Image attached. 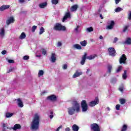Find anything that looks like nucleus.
Returning a JSON list of instances; mask_svg holds the SVG:
<instances>
[{"label": "nucleus", "mask_w": 131, "mask_h": 131, "mask_svg": "<svg viewBox=\"0 0 131 131\" xmlns=\"http://www.w3.org/2000/svg\"><path fill=\"white\" fill-rule=\"evenodd\" d=\"M39 120L38 115L37 114H35L30 127L31 130H37V129L39 127Z\"/></svg>", "instance_id": "nucleus-1"}, {"label": "nucleus", "mask_w": 131, "mask_h": 131, "mask_svg": "<svg viewBox=\"0 0 131 131\" xmlns=\"http://www.w3.org/2000/svg\"><path fill=\"white\" fill-rule=\"evenodd\" d=\"M73 105L74 107H70L68 108L69 115H73V114L75 113V111L77 112V113H78L80 110L79 104H78V102L77 101H73Z\"/></svg>", "instance_id": "nucleus-2"}, {"label": "nucleus", "mask_w": 131, "mask_h": 131, "mask_svg": "<svg viewBox=\"0 0 131 131\" xmlns=\"http://www.w3.org/2000/svg\"><path fill=\"white\" fill-rule=\"evenodd\" d=\"M88 56V53H86V52H85L84 53V55L82 56V59L80 62L81 65H84V63H85V60L86 59H88L89 60H93V59H95V58L97 57V55L96 54L90 55L89 56Z\"/></svg>", "instance_id": "nucleus-3"}, {"label": "nucleus", "mask_w": 131, "mask_h": 131, "mask_svg": "<svg viewBox=\"0 0 131 131\" xmlns=\"http://www.w3.org/2000/svg\"><path fill=\"white\" fill-rule=\"evenodd\" d=\"M54 29L56 31H65L66 30V27L62 26L61 24L56 23L54 26Z\"/></svg>", "instance_id": "nucleus-4"}, {"label": "nucleus", "mask_w": 131, "mask_h": 131, "mask_svg": "<svg viewBox=\"0 0 131 131\" xmlns=\"http://www.w3.org/2000/svg\"><path fill=\"white\" fill-rule=\"evenodd\" d=\"M90 128L92 131H101V129H100V125L96 123L91 124L90 125Z\"/></svg>", "instance_id": "nucleus-5"}, {"label": "nucleus", "mask_w": 131, "mask_h": 131, "mask_svg": "<svg viewBox=\"0 0 131 131\" xmlns=\"http://www.w3.org/2000/svg\"><path fill=\"white\" fill-rule=\"evenodd\" d=\"M81 107L82 108V112H86V111H88V103H86V101H85V100H83L81 101Z\"/></svg>", "instance_id": "nucleus-6"}, {"label": "nucleus", "mask_w": 131, "mask_h": 131, "mask_svg": "<svg viewBox=\"0 0 131 131\" xmlns=\"http://www.w3.org/2000/svg\"><path fill=\"white\" fill-rule=\"evenodd\" d=\"M107 51L110 56H111V57H115L116 56V51L114 48L110 47L107 49Z\"/></svg>", "instance_id": "nucleus-7"}, {"label": "nucleus", "mask_w": 131, "mask_h": 131, "mask_svg": "<svg viewBox=\"0 0 131 131\" xmlns=\"http://www.w3.org/2000/svg\"><path fill=\"white\" fill-rule=\"evenodd\" d=\"M99 102L100 100H99V98L96 97L94 101L90 102L89 106H90V107H94V106H96V105H98Z\"/></svg>", "instance_id": "nucleus-8"}, {"label": "nucleus", "mask_w": 131, "mask_h": 131, "mask_svg": "<svg viewBox=\"0 0 131 131\" xmlns=\"http://www.w3.org/2000/svg\"><path fill=\"white\" fill-rule=\"evenodd\" d=\"M126 59V56L125 55V54L122 55L119 59L120 64H125Z\"/></svg>", "instance_id": "nucleus-9"}, {"label": "nucleus", "mask_w": 131, "mask_h": 131, "mask_svg": "<svg viewBox=\"0 0 131 131\" xmlns=\"http://www.w3.org/2000/svg\"><path fill=\"white\" fill-rule=\"evenodd\" d=\"M108 25L106 26V29H113L114 26L115 25V22H114V20H111L110 23H108Z\"/></svg>", "instance_id": "nucleus-10"}, {"label": "nucleus", "mask_w": 131, "mask_h": 131, "mask_svg": "<svg viewBox=\"0 0 131 131\" xmlns=\"http://www.w3.org/2000/svg\"><path fill=\"white\" fill-rule=\"evenodd\" d=\"M47 100L52 101V102H55L57 101V96H56L55 95L49 96L47 97Z\"/></svg>", "instance_id": "nucleus-11"}, {"label": "nucleus", "mask_w": 131, "mask_h": 131, "mask_svg": "<svg viewBox=\"0 0 131 131\" xmlns=\"http://www.w3.org/2000/svg\"><path fill=\"white\" fill-rule=\"evenodd\" d=\"M14 22H15V19H14L13 16H11L6 20V24L7 25H9L12 23H14Z\"/></svg>", "instance_id": "nucleus-12"}, {"label": "nucleus", "mask_w": 131, "mask_h": 131, "mask_svg": "<svg viewBox=\"0 0 131 131\" xmlns=\"http://www.w3.org/2000/svg\"><path fill=\"white\" fill-rule=\"evenodd\" d=\"M70 17H71L70 12H67L62 19V22H65V20H67V19H68V18H70Z\"/></svg>", "instance_id": "nucleus-13"}, {"label": "nucleus", "mask_w": 131, "mask_h": 131, "mask_svg": "<svg viewBox=\"0 0 131 131\" xmlns=\"http://www.w3.org/2000/svg\"><path fill=\"white\" fill-rule=\"evenodd\" d=\"M10 8V5H3L0 7V11H4L5 10H7Z\"/></svg>", "instance_id": "nucleus-14"}, {"label": "nucleus", "mask_w": 131, "mask_h": 131, "mask_svg": "<svg viewBox=\"0 0 131 131\" xmlns=\"http://www.w3.org/2000/svg\"><path fill=\"white\" fill-rule=\"evenodd\" d=\"M51 59V62H52V63H55V62H56V54L52 53Z\"/></svg>", "instance_id": "nucleus-15"}, {"label": "nucleus", "mask_w": 131, "mask_h": 131, "mask_svg": "<svg viewBox=\"0 0 131 131\" xmlns=\"http://www.w3.org/2000/svg\"><path fill=\"white\" fill-rule=\"evenodd\" d=\"M78 8V5H77L76 4L74 5L71 7V11L72 12H75V11L77 10Z\"/></svg>", "instance_id": "nucleus-16"}, {"label": "nucleus", "mask_w": 131, "mask_h": 131, "mask_svg": "<svg viewBox=\"0 0 131 131\" xmlns=\"http://www.w3.org/2000/svg\"><path fill=\"white\" fill-rule=\"evenodd\" d=\"M21 128V125L20 124H15L12 129L13 130H17V129H20Z\"/></svg>", "instance_id": "nucleus-17"}, {"label": "nucleus", "mask_w": 131, "mask_h": 131, "mask_svg": "<svg viewBox=\"0 0 131 131\" xmlns=\"http://www.w3.org/2000/svg\"><path fill=\"white\" fill-rule=\"evenodd\" d=\"M47 6H48V3L47 2H44L39 5V7L40 9H45V7H47Z\"/></svg>", "instance_id": "nucleus-18"}, {"label": "nucleus", "mask_w": 131, "mask_h": 131, "mask_svg": "<svg viewBox=\"0 0 131 131\" xmlns=\"http://www.w3.org/2000/svg\"><path fill=\"white\" fill-rule=\"evenodd\" d=\"M73 131H78L79 129V127L76 124H73L72 126Z\"/></svg>", "instance_id": "nucleus-19"}, {"label": "nucleus", "mask_w": 131, "mask_h": 131, "mask_svg": "<svg viewBox=\"0 0 131 131\" xmlns=\"http://www.w3.org/2000/svg\"><path fill=\"white\" fill-rule=\"evenodd\" d=\"M74 49H76L77 50H81L82 47L81 46L79 45V44H75L73 46Z\"/></svg>", "instance_id": "nucleus-20"}, {"label": "nucleus", "mask_w": 131, "mask_h": 131, "mask_svg": "<svg viewBox=\"0 0 131 131\" xmlns=\"http://www.w3.org/2000/svg\"><path fill=\"white\" fill-rule=\"evenodd\" d=\"M81 74H82V73L81 72H76L73 76V78H76V77H78V76H80Z\"/></svg>", "instance_id": "nucleus-21"}, {"label": "nucleus", "mask_w": 131, "mask_h": 131, "mask_svg": "<svg viewBox=\"0 0 131 131\" xmlns=\"http://www.w3.org/2000/svg\"><path fill=\"white\" fill-rule=\"evenodd\" d=\"M17 102H18V106L20 107V108H22L24 106L23 102H22V100H21L20 98H18L17 99Z\"/></svg>", "instance_id": "nucleus-22"}, {"label": "nucleus", "mask_w": 131, "mask_h": 131, "mask_svg": "<svg viewBox=\"0 0 131 131\" xmlns=\"http://www.w3.org/2000/svg\"><path fill=\"white\" fill-rule=\"evenodd\" d=\"M0 36L2 37H4L5 36V28H2L1 29Z\"/></svg>", "instance_id": "nucleus-23"}, {"label": "nucleus", "mask_w": 131, "mask_h": 131, "mask_svg": "<svg viewBox=\"0 0 131 131\" xmlns=\"http://www.w3.org/2000/svg\"><path fill=\"white\" fill-rule=\"evenodd\" d=\"M125 45H131V38H127L126 40L124 41Z\"/></svg>", "instance_id": "nucleus-24"}, {"label": "nucleus", "mask_w": 131, "mask_h": 131, "mask_svg": "<svg viewBox=\"0 0 131 131\" xmlns=\"http://www.w3.org/2000/svg\"><path fill=\"white\" fill-rule=\"evenodd\" d=\"M80 43L82 47H86V45H88V42L85 40H84L83 41H80Z\"/></svg>", "instance_id": "nucleus-25"}, {"label": "nucleus", "mask_w": 131, "mask_h": 131, "mask_svg": "<svg viewBox=\"0 0 131 131\" xmlns=\"http://www.w3.org/2000/svg\"><path fill=\"white\" fill-rule=\"evenodd\" d=\"M126 73H127V71L126 70H124V73L122 75L123 79H126V78H127Z\"/></svg>", "instance_id": "nucleus-26"}, {"label": "nucleus", "mask_w": 131, "mask_h": 131, "mask_svg": "<svg viewBox=\"0 0 131 131\" xmlns=\"http://www.w3.org/2000/svg\"><path fill=\"white\" fill-rule=\"evenodd\" d=\"M26 34H25V33L23 32L20 34V36H19V39H24V38H26Z\"/></svg>", "instance_id": "nucleus-27"}, {"label": "nucleus", "mask_w": 131, "mask_h": 131, "mask_svg": "<svg viewBox=\"0 0 131 131\" xmlns=\"http://www.w3.org/2000/svg\"><path fill=\"white\" fill-rule=\"evenodd\" d=\"M127 130V125L126 124H124L121 128V131H126Z\"/></svg>", "instance_id": "nucleus-28"}, {"label": "nucleus", "mask_w": 131, "mask_h": 131, "mask_svg": "<svg viewBox=\"0 0 131 131\" xmlns=\"http://www.w3.org/2000/svg\"><path fill=\"white\" fill-rule=\"evenodd\" d=\"M119 102L121 105H123L124 104H125V102H126V101L125 99L122 98L119 99Z\"/></svg>", "instance_id": "nucleus-29"}, {"label": "nucleus", "mask_w": 131, "mask_h": 131, "mask_svg": "<svg viewBox=\"0 0 131 131\" xmlns=\"http://www.w3.org/2000/svg\"><path fill=\"white\" fill-rule=\"evenodd\" d=\"M14 115V114L13 113H7L6 114V117L7 118H9L10 117H12Z\"/></svg>", "instance_id": "nucleus-30"}, {"label": "nucleus", "mask_w": 131, "mask_h": 131, "mask_svg": "<svg viewBox=\"0 0 131 131\" xmlns=\"http://www.w3.org/2000/svg\"><path fill=\"white\" fill-rule=\"evenodd\" d=\"M43 73H44L43 71L39 70L38 73V77H40V76H42L43 75Z\"/></svg>", "instance_id": "nucleus-31"}, {"label": "nucleus", "mask_w": 131, "mask_h": 131, "mask_svg": "<svg viewBox=\"0 0 131 131\" xmlns=\"http://www.w3.org/2000/svg\"><path fill=\"white\" fill-rule=\"evenodd\" d=\"M107 72L108 73H111V70H112V66H111V65H108L107 66Z\"/></svg>", "instance_id": "nucleus-32"}, {"label": "nucleus", "mask_w": 131, "mask_h": 131, "mask_svg": "<svg viewBox=\"0 0 131 131\" xmlns=\"http://www.w3.org/2000/svg\"><path fill=\"white\" fill-rule=\"evenodd\" d=\"M86 31H88V32H92V31H94V28H93L92 27L87 28Z\"/></svg>", "instance_id": "nucleus-33"}, {"label": "nucleus", "mask_w": 131, "mask_h": 131, "mask_svg": "<svg viewBox=\"0 0 131 131\" xmlns=\"http://www.w3.org/2000/svg\"><path fill=\"white\" fill-rule=\"evenodd\" d=\"M51 3L52 5H58L59 1L58 0H52Z\"/></svg>", "instance_id": "nucleus-34"}, {"label": "nucleus", "mask_w": 131, "mask_h": 131, "mask_svg": "<svg viewBox=\"0 0 131 131\" xmlns=\"http://www.w3.org/2000/svg\"><path fill=\"white\" fill-rule=\"evenodd\" d=\"M122 70V67L120 66L118 67L117 70H116V73H118V72H120Z\"/></svg>", "instance_id": "nucleus-35"}, {"label": "nucleus", "mask_w": 131, "mask_h": 131, "mask_svg": "<svg viewBox=\"0 0 131 131\" xmlns=\"http://www.w3.org/2000/svg\"><path fill=\"white\" fill-rule=\"evenodd\" d=\"M43 32H45V28H43V27H41V28L40 29V31H39L40 35L42 34V33H43Z\"/></svg>", "instance_id": "nucleus-36"}, {"label": "nucleus", "mask_w": 131, "mask_h": 131, "mask_svg": "<svg viewBox=\"0 0 131 131\" xmlns=\"http://www.w3.org/2000/svg\"><path fill=\"white\" fill-rule=\"evenodd\" d=\"M41 52H42V55H43L44 56L47 55V50H46V49H41Z\"/></svg>", "instance_id": "nucleus-37"}, {"label": "nucleus", "mask_w": 131, "mask_h": 131, "mask_svg": "<svg viewBox=\"0 0 131 131\" xmlns=\"http://www.w3.org/2000/svg\"><path fill=\"white\" fill-rule=\"evenodd\" d=\"M36 28H37V27L36 26H33L32 27V32H35V30H36Z\"/></svg>", "instance_id": "nucleus-38"}, {"label": "nucleus", "mask_w": 131, "mask_h": 131, "mask_svg": "<svg viewBox=\"0 0 131 131\" xmlns=\"http://www.w3.org/2000/svg\"><path fill=\"white\" fill-rule=\"evenodd\" d=\"M121 8L120 7H118L115 9V12L116 13H119V12H120L121 11Z\"/></svg>", "instance_id": "nucleus-39"}, {"label": "nucleus", "mask_w": 131, "mask_h": 131, "mask_svg": "<svg viewBox=\"0 0 131 131\" xmlns=\"http://www.w3.org/2000/svg\"><path fill=\"white\" fill-rule=\"evenodd\" d=\"M129 27V26H125L123 30V32H126L127 29Z\"/></svg>", "instance_id": "nucleus-40"}, {"label": "nucleus", "mask_w": 131, "mask_h": 131, "mask_svg": "<svg viewBox=\"0 0 131 131\" xmlns=\"http://www.w3.org/2000/svg\"><path fill=\"white\" fill-rule=\"evenodd\" d=\"M8 62L10 64H14V63H15V61L13 59H9Z\"/></svg>", "instance_id": "nucleus-41"}, {"label": "nucleus", "mask_w": 131, "mask_h": 131, "mask_svg": "<svg viewBox=\"0 0 131 131\" xmlns=\"http://www.w3.org/2000/svg\"><path fill=\"white\" fill-rule=\"evenodd\" d=\"M50 114H51V115L49 116V117L51 119H52L53 118V117H54L53 111L50 112Z\"/></svg>", "instance_id": "nucleus-42"}, {"label": "nucleus", "mask_w": 131, "mask_h": 131, "mask_svg": "<svg viewBox=\"0 0 131 131\" xmlns=\"http://www.w3.org/2000/svg\"><path fill=\"white\" fill-rule=\"evenodd\" d=\"M23 59H24V60H29V57L27 55H25L24 56Z\"/></svg>", "instance_id": "nucleus-43"}, {"label": "nucleus", "mask_w": 131, "mask_h": 131, "mask_svg": "<svg viewBox=\"0 0 131 131\" xmlns=\"http://www.w3.org/2000/svg\"><path fill=\"white\" fill-rule=\"evenodd\" d=\"M116 110H119L120 109V104H117L116 105Z\"/></svg>", "instance_id": "nucleus-44"}, {"label": "nucleus", "mask_w": 131, "mask_h": 131, "mask_svg": "<svg viewBox=\"0 0 131 131\" xmlns=\"http://www.w3.org/2000/svg\"><path fill=\"white\" fill-rule=\"evenodd\" d=\"M118 40V38L117 37H115L114 39L113 43H116V42Z\"/></svg>", "instance_id": "nucleus-45"}, {"label": "nucleus", "mask_w": 131, "mask_h": 131, "mask_svg": "<svg viewBox=\"0 0 131 131\" xmlns=\"http://www.w3.org/2000/svg\"><path fill=\"white\" fill-rule=\"evenodd\" d=\"M63 128V126L61 125L60 126H59L57 129L56 131H60V129Z\"/></svg>", "instance_id": "nucleus-46"}, {"label": "nucleus", "mask_w": 131, "mask_h": 131, "mask_svg": "<svg viewBox=\"0 0 131 131\" xmlns=\"http://www.w3.org/2000/svg\"><path fill=\"white\" fill-rule=\"evenodd\" d=\"M128 19L129 20H131V11L130 12V13L128 14Z\"/></svg>", "instance_id": "nucleus-47"}, {"label": "nucleus", "mask_w": 131, "mask_h": 131, "mask_svg": "<svg viewBox=\"0 0 131 131\" xmlns=\"http://www.w3.org/2000/svg\"><path fill=\"white\" fill-rule=\"evenodd\" d=\"M18 2L20 4H23V3H25V0H18Z\"/></svg>", "instance_id": "nucleus-48"}, {"label": "nucleus", "mask_w": 131, "mask_h": 131, "mask_svg": "<svg viewBox=\"0 0 131 131\" xmlns=\"http://www.w3.org/2000/svg\"><path fill=\"white\" fill-rule=\"evenodd\" d=\"M6 53H7V51H6V50H3V51L2 52V55H6Z\"/></svg>", "instance_id": "nucleus-49"}, {"label": "nucleus", "mask_w": 131, "mask_h": 131, "mask_svg": "<svg viewBox=\"0 0 131 131\" xmlns=\"http://www.w3.org/2000/svg\"><path fill=\"white\" fill-rule=\"evenodd\" d=\"M62 46V43L59 41L57 43V47H61Z\"/></svg>", "instance_id": "nucleus-50"}, {"label": "nucleus", "mask_w": 131, "mask_h": 131, "mask_svg": "<svg viewBox=\"0 0 131 131\" xmlns=\"http://www.w3.org/2000/svg\"><path fill=\"white\" fill-rule=\"evenodd\" d=\"M63 69H67V64H64L62 67Z\"/></svg>", "instance_id": "nucleus-51"}, {"label": "nucleus", "mask_w": 131, "mask_h": 131, "mask_svg": "<svg viewBox=\"0 0 131 131\" xmlns=\"http://www.w3.org/2000/svg\"><path fill=\"white\" fill-rule=\"evenodd\" d=\"M78 28H79V26H77L76 28L75 29V30L76 31V32L78 31Z\"/></svg>", "instance_id": "nucleus-52"}, {"label": "nucleus", "mask_w": 131, "mask_h": 131, "mask_svg": "<svg viewBox=\"0 0 131 131\" xmlns=\"http://www.w3.org/2000/svg\"><path fill=\"white\" fill-rule=\"evenodd\" d=\"M120 1H121V0H115L116 4L117 5V4H119V2H120Z\"/></svg>", "instance_id": "nucleus-53"}, {"label": "nucleus", "mask_w": 131, "mask_h": 131, "mask_svg": "<svg viewBox=\"0 0 131 131\" xmlns=\"http://www.w3.org/2000/svg\"><path fill=\"white\" fill-rule=\"evenodd\" d=\"M13 71V69H10L9 70V71L7 72V73H10V72H12Z\"/></svg>", "instance_id": "nucleus-54"}, {"label": "nucleus", "mask_w": 131, "mask_h": 131, "mask_svg": "<svg viewBox=\"0 0 131 131\" xmlns=\"http://www.w3.org/2000/svg\"><path fill=\"white\" fill-rule=\"evenodd\" d=\"M119 91H120V92H123V88L121 87L119 89Z\"/></svg>", "instance_id": "nucleus-55"}, {"label": "nucleus", "mask_w": 131, "mask_h": 131, "mask_svg": "<svg viewBox=\"0 0 131 131\" xmlns=\"http://www.w3.org/2000/svg\"><path fill=\"white\" fill-rule=\"evenodd\" d=\"M65 130H66V131H70V128H69V127H67V128L65 129Z\"/></svg>", "instance_id": "nucleus-56"}, {"label": "nucleus", "mask_w": 131, "mask_h": 131, "mask_svg": "<svg viewBox=\"0 0 131 131\" xmlns=\"http://www.w3.org/2000/svg\"><path fill=\"white\" fill-rule=\"evenodd\" d=\"M3 127H7V125L5 123L3 124Z\"/></svg>", "instance_id": "nucleus-57"}, {"label": "nucleus", "mask_w": 131, "mask_h": 131, "mask_svg": "<svg viewBox=\"0 0 131 131\" xmlns=\"http://www.w3.org/2000/svg\"><path fill=\"white\" fill-rule=\"evenodd\" d=\"M36 57H37L38 58H40V57H41V55H36Z\"/></svg>", "instance_id": "nucleus-58"}, {"label": "nucleus", "mask_w": 131, "mask_h": 131, "mask_svg": "<svg viewBox=\"0 0 131 131\" xmlns=\"http://www.w3.org/2000/svg\"><path fill=\"white\" fill-rule=\"evenodd\" d=\"M100 17L101 18V19H104V17H103V15H102V14H100Z\"/></svg>", "instance_id": "nucleus-59"}, {"label": "nucleus", "mask_w": 131, "mask_h": 131, "mask_svg": "<svg viewBox=\"0 0 131 131\" xmlns=\"http://www.w3.org/2000/svg\"><path fill=\"white\" fill-rule=\"evenodd\" d=\"M99 39H103V36H102V35H100V36H99Z\"/></svg>", "instance_id": "nucleus-60"}, {"label": "nucleus", "mask_w": 131, "mask_h": 131, "mask_svg": "<svg viewBox=\"0 0 131 131\" xmlns=\"http://www.w3.org/2000/svg\"><path fill=\"white\" fill-rule=\"evenodd\" d=\"M7 129H11V128H9V127H7Z\"/></svg>", "instance_id": "nucleus-61"}, {"label": "nucleus", "mask_w": 131, "mask_h": 131, "mask_svg": "<svg viewBox=\"0 0 131 131\" xmlns=\"http://www.w3.org/2000/svg\"><path fill=\"white\" fill-rule=\"evenodd\" d=\"M89 71H90V70H87L86 73H88V72H89Z\"/></svg>", "instance_id": "nucleus-62"}, {"label": "nucleus", "mask_w": 131, "mask_h": 131, "mask_svg": "<svg viewBox=\"0 0 131 131\" xmlns=\"http://www.w3.org/2000/svg\"><path fill=\"white\" fill-rule=\"evenodd\" d=\"M74 0H70L71 2H73Z\"/></svg>", "instance_id": "nucleus-63"}]
</instances>
